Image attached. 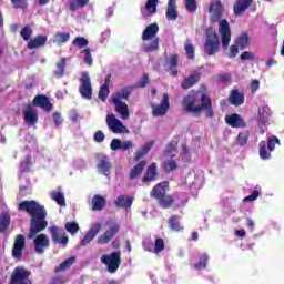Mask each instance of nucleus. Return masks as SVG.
<instances>
[{
  "label": "nucleus",
  "instance_id": "obj_5",
  "mask_svg": "<svg viewBox=\"0 0 284 284\" xmlns=\"http://www.w3.org/2000/svg\"><path fill=\"white\" fill-rule=\"evenodd\" d=\"M102 265H105L106 272L109 274H116L119 267H121V251H113L109 254H103L100 257Z\"/></svg>",
  "mask_w": 284,
  "mask_h": 284
},
{
  "label": "nucleus",
  "instance_id": "obj_6",
  "mask_svg": "<svg viewBox=\"0 0 284 284\" xmlns=\"http://www.w3.org/2000/svg\"><path fill=\"white\" fill-rule=\"evenodd\" d=\"M203 48L207 57H214V54L221 50V41L219 40V34L214 32L212 28L206 30V39Z\"/></svg>",
  "mask_w": 284,
  "mask_h": 284
},
{
  "label": "nucleus",
  "instance_id": "obj_25",
  "mask_svg": "<svg viewBox=\"0 0 284 284\" xmlns=\"http://www.w3.org/2000/svg\"><path fill=\"white\" fill-rule=\"evenodd\" d=\"M45 43H48V36L39 34L28 42L27 48L29 50H37L39 48H43Z\"/></svg>",
  "mask_w": 284,
  "mask_h": 284
},
{
  "label": "nucleus",
  "instance_id": "obj_60",
  "mask_svg": "<svg viewBox=\"0 0 284 284\" xmlns=\"http://www.w3.org/2000/svg\"><path fill=\"white\" fill-rule=\"evenodd\" d=\"M123 141H121V139H113L110 143V149L113 152H119V150H121V145H122Z\"/></svg>",
  "mask_w": 284,
  "mask_h": 284
},
{
  "label": "nucleus",
  "instance_id": "obj_48",
  "mask_svg": "<svg viewBox=\"0 0 284 284\" xmlns=\"http://www.w3.org/2000/svg\"><path fill=\"white\" fill-rule=\"evenodd\" d=\"M207 261H210V256L207 253H204L197 263L194 264V270H205L207 267Z\"/></svg>",
  "mask_w": 284,
  "mask_h": 284
},
{
  "label": "nucleus",
  "instance_id": "obj_57",
  "mask_svg": "<svg viewBox=\"0 0 284 284\" xmlns=\"http://www.w3.org/2000/svg\"><path fill=\"white\" fill-rule=\"evenodd\" d=\"M163 250H165V241H163L161 237H158L154 244V253L160 254V252H163Z\"/></svg>",
  "mask_w": 284,
  "mask_h": 284
},
{
  "label": "nucleus",
  "instance_id": "obj_63",
  "mask_svg": "<svg viewBox=\"0 0 284 284\" xmlns=\"http://www.w3.org/2000/svg\"><path fill=\"white\" fill-rule=\"evenodd\" d=\"M184 50L186 52L187 59H194V45L187 43L185 44Z\"/></svg>",
  "mask_w": 284,
  "mask_h": 284
},
{
  "label": "nucleus",
  "instance_id": "obj_47",
  "mask_svg": "<svg viewBox=\"0 0 284 284\" xmlns=\"http://www.w3.org/2000/svg\"><path fill=\"white\" fill-rule=\"evenodd\" d=\"M90 3V0H75V2H71L69 10L71 12H77V10H79V8H85V6H88Z\"/></svg>",
  "mask_w": 284,
  "mask_h": 284
},
{
  "label": "nucleus",
  "instance_id": "obj_28",
  "mask_svg": "<svg viewBox=\"0 0 284 284\" xmlns=\"http://www.w3.org/2000/svg\"><path fill=\"white\" fill-rule=\"evenodd\" d=\"M166 19L169 21H176V19H179V12L176 11V0H169L166 8Z\"/></svg>",
  "mask_w": 284,
  "mask_h": 284
},
{
  "label": "nucleus",
  "instance_id": "obj_26",
  "mask_svg": "<svg viewBox=\"0 0 284 284\" xmlns=\"http://www.w3.org/2000/svg\"><path fill=\"white\" fill-rule=\"evenodd\" d=\"M229 102L231 105H235V108H239V105H243L245 103V95L239 92L237 89H234L231 91Z\"/></svg>",
  "mask_w": 284,
  "mask_h": 284
},
{
  "label": "nucleus",
  "instance_id": "obj_54",
  "mask_svg": "<svg viewBox=\"0 0 284 284\" xmlns=\"http://www.w3.org/2000/svg\"><path fill=\"white\" fill-rule=\"evenodd\" d=\"M64 229L67 230V232H69V234H77V232H79V223L77 222H67L64 224Z\"/></svg>",
  "mask_w": 284,
  "mask_h": 284
},
{
  "label": "nucleus",
  "instance_id": "obj_58",
  "mask_svg": "<svg viewBox=\"0 0 284 284\" xmlns=\"http://www.w3.org/2000/svg\"><path fill=\"white\" fill-rule=\"evenodd\" d=\"M109 95H110V88L102 85L99 90L98 98L100 99V101H105V99H108Z\"/></svg>",
  "mask_w": 284,
  "mask_h": 284
},
{
  "label": "nucleus",
  "instance_id": "obj_20",
  "mask_svg": "<svg viewBox=\"0 0 284 284\" xmlns=\"http://www.w3.org/2000/svg\"><path fill=\"white\" fill-rule=\"evenodd\" d=\"M97 170L100 174H104L108 176L110 174V170H112V162H110V158L108 155H102L97 164Z\"/></svg>",
  "mask_w": 284,
  "mask_h": 284
},
{
  "label": "nucleus",
  "instance_id": "obj_14",
  "mask_svg": "<svg viewBox=\"0 0 284 284\" xmlns=\"http://www.w3.org/2000/svg\"><path fill=\"white\" fill-rule=\"evenodd\" d=\"M106 125L111 132L114 134H122V132H128V128L123 125V122H121L114 114H108L106 115Z\"/></svg>",
  "mask_w": 284,
  "mask_h": 284
},
{
  "label": "nucleus",
  "instance_id": "obj_34",
  "mask_svg": "<svg viewBox=\"0 0 284 284\" xmlns=\"http://www.w3.org/2000/svg\"><path fill=\"white\" fill-rule=\"evenodd\" d=\"M134 203V197H130L128 195H119L118 199L114 202L115 207H132V204Z\"/></svg>",
  "mask_w": 284,
  "mask_h": 284
},
{
  "label": "nucleus",
  "instance_id": "obj_39",
  "mask_svg": "<svg viewBox=\"0 0 284 284\" xmlns=\"http://www.w3.org/2000/svg\"><path fill=\"white\" fill-rule=\"evenodd\" d=\"M156 201L163 210H170V207L174 205V197H172V195L164 194Z\"/></svg>",
  "mask_w": 284,
  "mask_h": 284
},
{
  "label": "nucleus",
  "instance_id": "obj_44",
  "mask_svg": "<svg viewBox=\"0 0 284 284\" xmlns=\"http://www.w3.org/2000/svg\"><path fill=\"white\" fill-rule=\"evenodd\" d=\"M51 199L61 207H65V195L61 191H52Z\"/></svg>",
  "mask_w": 284,
  "mask_h": 284
},
{
  "label": "nucleus",
  "instance_id": "obj_31",
  "mask_svg": "<svg viewBox=\"0 0 284 284\" xmlns=\"http://www.w3.org/2000/svg\"><path fill=\"white\" fill-rule=\"evenodd\" d=\"M153 145H154V140H151V141L146 142L144 144V146H142L141 149H139L135 152L134 161L135 162L141 161V159H143V156H146V154H150V150H152Z\"/></svg>",
  "mask_w": 284,
  "mask_h": 284
},
{
  "label": "nucleus",
  "instance_id": "obj_56",
  "mask_svg": "<svg viewBox=\"0 0 284 284\" xmlns=\"http://www.w3.org/2000/svg\"><path fill=\"white\" fill-rule=\"evenodd\" d=\"M20 36L24 41H30V37H32V28L29 24L24 26L20 31Z\"/></svg>",
  "mask_w": 284,
  "mask_h": 284
},
{
  "label": "nucleus",
  "instance_id": "obj_53",
  "mask_svg": "<svg viewBox=\"0 0 284 284\" xmlns=\"http://www.w3.org/2000/svg\"><path fill=\"white\" fill-rule=\"evenodd\" d=\"M14 10H26L28 8V0H11Z\"/></svg>",
  "mask_w": 284,
  "mask_h": 284
},
{
  "label": "nucleus",
  "instance_id": "obj_17",
  "mask_svg": "<svg viewBox=\"0 0 284 284\" xmlns=\"http://www.w3.org/2000/svg\"><path fill=\"white\" fill-rule=\"evenodd\" d=\"M32 105H37L38 108H41L44 110V112H52L54 104L50 102V98L48 95H36L32 101Z\"/></svg>",
  "mask_w": 284,
  "mask_h": 284
},
{
  "label": "nucleus",
  "instance_id": "obj_13",
  "mask_svg": "<svg viewBox=\"0 0 284 284\" xmlns=\"http://www.w3.org/2000/svg\"><path fill=\"white\" fill-rule=\"evenodd\" d=\"M49 232L51 234V239L54 245H68V243H70V239L68 237V235H65V233H63V230L59 229V226H50Z\"/></svg>",
  "mask_w": 284,
  "mask_h": 284
},
{
  "label": "nucleus",
  "instance_id": "obj_35",
  "mask_svg": "<svg viewBox=\"0 0 284 284\" xmlns=\"http://www.w3.org/2000/svg\"><path fill=\"white\" fill-rule=\"evenodd\" d=\"M55 65L57 69L53 71V77H55V79H62V77H65V65H68V59L61 58Z\"/></svg>",
  "mask_w": 284,
  "mask_h": 284
},
{
  "label": "nucleus",
  "instance_id": "obj_51",
  "mask_svg": "<svg viewBox=\"0 0 284 284\" xmlns=\"http://www.w3.org/2000/svg\"><path fill=\"white\" fill-rule=\"evenodd\" d=\"M159 0H146L145 10L149 14H155Z\"/></svg>",
  "mask_w": 284,
  "mask_h": 284
},
{
  "label": "nucleus",
  "instance_id": "obj_59",
  "mask_svg": "<svg viewBox=\"0 0 284 284\" xmlns=\"http://www.w3.org/2000/svg\"><path fill=\"white\" fill-rule=\"evenodd\" d=\"M241 61H256V54H254L253 52L250 51H244L241 55H240Z\"/></svg>",
  "mask_w": 284,
  "mask_h": 284
},
{
  "label": "nucleus",
  "instance_id": "obj_38",
  "mask_svg": "<svg viewBox=\"0 0 284 284\" xmlns=\"http://www.w3.org/2000/svg\"><path fill=\"white\" fill-rule=\"evenodd\" d=\"M105 197L102 195H94L92 199V210L93 212H101L105 207Z\"/></svg>",
  "mask_w": 284,
  "mask_h": 284
},
{
  "label": "nucleus",
  "instance_id": "obj_49",
  "mask_svg": "<svg viewBox=\"0 0 284 284\" xmlns=\"http://www.w3.org/2000/svg\"><path fill=\"white\" fill-rule=\"evenodd\" d=\"M81 54H83V63H85V65L92 67V50H90V48H85L81 51Z\"/></svg>",
  "mask_w": 284,
  "mask_h": 284
},
{
  "label": "nucleus",
  "instance_id": "obj_22",
  "mask_svg": "<svg viewBox=\"0 0 284 284\" xmlns=\"http://www.w3.org/2000/svg\"><path fill=\"white\" fill-rule=\"evenodd\" d=\"M225 122L230 128H247V123L239 115V113H233L225 118Z\"/></svg>",
  "mask_w": 284,
  "mask_h": 284
},
{
  "label": "nucleus",
  "instance_id": "obj_40",
  "mask_svg": "<svg viewBox=\"0 0 284 284\" xmlns=\"http://www.w3.org/2000/svg\"><path fill=\"white\" fill-rule=\"evenodd\" d=\"M75 262L77 257L74 256L67 258L54 268L55 274H59V272H65V270H70V267H72V265H74Z\"/></svg>",
  "mask_w": 284,
  "mask_h": 284
},
{
  "label": "nucleus",
  "instance_id": "obj_50",
  "mask_svg": "<svg viewBox=\"0 0 284 284\" xmlns=\"http://www.w3.org/2000/svg\"><path fill=\"white\" fill-rule=\"evenodd\" d=\"M90 42L88 41V39L83 38V37H77L74 38V40L72 41V45H74V48H79L80 50L82 48H88V44Z\"/></svg>",
  "mask_w": 284,
  "mask_h": 284
},
{
  "label": "nucleus",
  "instance_id": "obj_18",
  "mask_svg": "<svg viewBox=\"0 0 284 284\" xmlns=\"http://www.w3.org/2000/svg\"><path fill=\"white\" fill-rule=\"evenodd\" d=\"M270 116H272V109L267 105L258 108L257 122L258 125H270Z\"/></svg>",
  "mask_w": 284,
  "mask_h": 284
},
{
  "label": "nucleus",
  "instance_id": "obj_8",
  "mask_svg": "<svg viewBox=\"0 0 284 284\" xmlns=\"http://www.w3.org/2000/svg\"><path fill=\"white\" fill-rule=\"evenodd\" d=\"M79 92L82 99H87V101L92 100V80L90 79V74L83 72L79 79Z\"/></svg>",
  "mask_w": 284,
  "mask_h": 284
},
{
  "label": "nucleus",
  "instance_id": "obj_9",
  "mask_svg": "<svg viewBox=\"0 0 284 284\" xmlns=\"http://www.w3.org/2000/svg\"><path fill=\"white\" fill-rule=\"evenodd\" d=\"M219 33L222 41V48L227 50L230 48V41H232V29H230V22L223 19L219 22Z\"/></svg>",
  "mask_w": 284,
  "mask_h": 284
},
{
  "label": "nucleus",
  "instance_id": "obj_29",
  "mask_svg": "<svg viewBox=\"0 0 284 284\" xmlns=\"http://www.w3.org/2000/svg\"><path fill=\"white\" fill-rule=\"evenodd\" d=\"M181 215H171L168 220L171 232H183V225H181Z\"/></svg>",
  "mask_w": 284,
  "mask_h": 284
},
{
  "label": "nucleus",
  "instance_id": "obj_15",
  "mask_svg": "<svg viewBox=\"0 0 284 284\" xmlns=\"http://www.w3.org/2000/svg\"><path fill=\"white\" fill-rule=\"evenodd\" d=\"M33 245L37 254H44L45 250L50 247V239H48V235L41 233L34 237Z\"/></svg>",
  "mask_w": 284,
  "mask_h": 284
},
{
  "label": "nucleus",
  "instance_id": "obj_19",
  "mask_svg": "<svg viewBox=\"0 0 284 284\" xmlns=\"http://www.w3.org/2000/svg\"><path fill=\"white\" fill-rule=\"evenodd\" d=\"M254 3V0H236L233 4V13L235 17H243V13Z\"/></svg>",
  "mask_w": 284,
  "mask_h": 284
},
{
  "label": "nucleus",
  "instance_id": "obj_11",
  "mask_svg": "<svg viewBox=\"0 0 284 284\" xmlns=\"http://www.w3.org/2000/svg\"><path fill=\"white\" fill-rule=\"evenodd\" d=\"M23 250H26V236L23 234H18L13 242V247L11 250V255L16 261H21L23 256Z\"/></svg>",
  "mask_w": 284,
  "mask_h": 284
},
{
  "label": "nucleus",
  "instance_id": "obj_52",
  "mask_svg": "<svg viewBox=\"0 0 284 284\" xmlns=\"http://www.w3.org/2000/svg\"><path fill=\"white\" fill-rule=\"evenodd\" d=\"M276 145H281V140H278V138H276V135H272L270 139H268V142L266 144L267 146V150L270 152H274V150L276 149Z\"/></svg>",
  "mask_w": 284,
  "mask_h": 284
},
{
  "label": "nucleus",
  "instance_id": "obj_45",
  "mask_svg": "<svg viewBox=\"0 0 284 284\" xmlns=\"http://www.w3.org/2000/svg\"><path fill=\"white\" fill-rule=\"evenodd\" d=\"M178 169H179V164L174 160H165L162 163V170H164V172L166 173L174 172V170H178Z\"/></svg>",
  "mask_w": 284,
  "mask_h": 284
},
{
  "label": "nucleus",
  "instance_id": "obj_46",
  "mask_svg": "<svg viewBox=\"0 0 284 284\" xmlns=\"http://www.w3.org/2000/svg\"><path fill=\"white\" fill-rule=\"evenodd\" d=\"M176 148H179V142L175 140H172L166 144L165 150L162 152L163 156H170L172 152H176Z\"/></svg>",
  "mask_w": 284,
  "mask_h": 284
},
{
  "label": "nucleus",
  "instance_id": "obj_21",
  "mask_svg": "<svg viewBox=\"0 0 284 284\" xmlns=\"http://www.w3.org/2000/svg\"><path fill=\"white\" fill-rule=\"evenodd\" d=\"M101 232V224L93 225L84 235L80 242V247H85L89 243H92V240Z\"/></svg>",
  "mask_w": 284,
  "mask_h": 284
},
{
  "label": "nucleus",
  "instance_id": "obj_36",
  "mask_svg": "<svg viewBox=\"0 0 284 284\" xmlns=\"http://www.w3.org/2000/svg\"><path fill=\"white\" fill-rule=\"evenodd\" d=\"M168 63L169 70H171V77H178L179 70L176 68H179V53L171 54Z\"/></svg>",
  "mask_w": 284,
  "mask_h": 284
},
{
  "label": "nucleus",
  "instance_id": "obj_30",
  "mask_svg": "<svg viewBox=\"0 0 284 284\" xmlns=\"http://www.w3.org/2000/svg\"><path fill=\"white\" fill-rule=\"evenodd\" d=\"M153 145H154V140H151V141L146 142L144 144V146H142L141 149H139L135 152L134 161L135 162L141 161V159H143V156H146V154H150V150H152Z\"/></svg>",
  "mask_w": 284,
  "mask_h": 284
},
{
  "label": "nucleus",
  "instance_id": "obj_23",
  "mask_svg": "<svg viewBox=\"0 0 284 284\" xmlns=\"http://www.w3.org/2000/svg\"><path fill=\"white\" fill-rule=\"evenodd\" d=\"M170 190V183L169 182H160L158 183L151 191V196L155 200L161 199V196H164Z\"/></svg>",
  "mask_w": 284,
  "mask_h": 284
},
{
  "label": "nucleus",
  "instance_id": "obj_43",
  "mask_svg": "<svg viewBox=\"0 0 284 284\" xmlns=\"http://www.w3.org/2000/svg\"><path fill=\"white\" fill-rule=\"evenodd\" d=\"M69 41H70L69 32H57L54 34L53 43H57V45H62V43H68Z\"/></svg>",
  "mask_w": 284,
  "mask_h": 284
},
{
  "label": "nucleus",
  "instance_id": "obj_42",
  "mask_svg": "<svg viewBox=\"0 0 284 284\" xmlns=\"http://www.w3.org/2000/svg\"><path fill=\"white\" fill-rule=\"evenodd\" d=\"M235 43L240 47V50H245V48H250V34H240L235 40Z\"/></svg>",
  "mask_w": 284,
  "mask_h": 284
},
{
  "label": "nucleus",
  "instance_id": "obj_33",
  "mask_svg": "<svg viewBox=\"0 0 284 284\" xmlns=\"http://www.w3.org/2000/svg\"><path fill=\"white\" fill-rule=\"evenodd\" d=\"M145 165H146L145 160L140 161L135 166H133V168L131 169L129 179H130L131 181H134L135 179H138L139 176H141V174H143V170H145Z\"/></svg>",
  "mask_w": 284,
  "mask_h": 284
},
{
  "label": "nucleus",
  "instance_id": "obj_32",
  "mask_svg": "<svg viewBox=\"0 0 284 284\" xmlns=\"http://www.w3.org/2000/svg\"><path fill=\"white\" fill-rule=\"evenodd\" d=\"M201 81V74H191L184 81L181 83L182 90H190V88H193V85H196Z\"/></svg>",
  "mask_w": 284,
  "mask_h": 284
},
{
  "label": "nucleus",
  "instance_id": "obj_3",
  "mask_svg": "<svg viewBox=\"0 0 284 284\" xmlns=\"http://www.w3.org/2000/svg\"><path fill=\"white\" fill-rule=\"evenodd\" d=\"M134 88L135 87L133 85L124 87L122 90L111 97L115 112L121 115L123 121H128V119H130V108L128 106V103L123 101H130V94L134 92Z\"/></svg>",
  "mask_w": 284,
  "mask_h": 284
},
{
  "label": "nucleus",
  "instance_id": "obj_24",
  "mask_svg": "<svg viewBox=\"0 0 284 284\" xmlns=\"http://www.w3.org/2000/svg\"><path fill=\"white\" fill-rule=\"evenodd\" d=\"M23 114H24L26 123H30L31 125H34V123H38L39 113L37 112V110L34 108H32V104H28L26 106Z\"/></svg>",
  "mask_w": 284,
  "mask_h": 284
},
{
  "label": "nucleus",
  "instance_id": "obj_16",
  "mask_svg": "<svg viewBox=\"0 0 284 284\" xmlns=\"http://www.w3.org/2000/svg\"><path fill=\"white\" fill-rule=\"evenodd\" d=\"M121 230V226L118 223H114L109 230L104 232V234L98 237L99 245H105L110 243L116 233Z\"/></svg>",
  "mask_w": 284,
  "mask_h": 284
},
{
  "label": "nucleus",
  "instance_id": "obj_61",
  "mask_svg": "<svg viewBox=\"0 0 284 284\" xmlns=\"http://www.w3.org/2000/svg\"><path fill=\"white\" fill-rule=\"evenodd\" d=\"M148 83H150V75L144 73L142 80L135 84V88H146Z\"/></svg>",
  "mask_w": 284,
  "mask_h": 284
},
{
  "label": "nucleus",
  "instance_id": "obj_27",
  "mask_svg": "<svg viewBox=\"0 0 284 284\" xmlns=\"http://www.w3.org/2000/svg\"><path fill=\"white\" fill-rule=\"evenodd\" d=\"M158 175H159V171L156 169V162H153L148 166L146 173L143 176L142 182L150 183V181H154V179H156Z\"/></svg>",
  "mask_w": 284,
  "mask_h": 284
},
{
  "label": "nucleus",
  "instance_id": "obj_55",
  "mask_svg": "<svg viewBox=\"0 0 284 284\" xmlns=\"http://www.w3.org/2000/svg\"><path fill=\"white\" fill-rule=\"evenodd\" d=\"M247 141H250V132H240L237 134V143L239 145H247Z\"/></svg>",
  "mask_w": 284,
  "mask_h": 284
},
{
  "label": "nucleus",
  "instance_id": "obj_64",
  "mask_svg": "<svg viewBox=\"0 0 284 284\" xmlns=\"http://www.w3.org/2000/svg\"><path fill=\"white\" fill-rule=\"evenodd\" d=\"M186 10L189 12H196V0H186Z\"/></svg>",
  "mask_w": 284,
  "mask_h": 284
},
{
  "label": "nucleus",
  "instance_id": "obj_37",
  "mask_svg": "<svg viewBox=\"0 0 284 284\" xmlns=\"http://www.w3.org/2000/svg\"><path fill=\"white\" fill-rule=\"evenodd\" d=\"M10 223H11L10 213L2 212L0 214V234L8 232V229L10 227Z\"/></svg>",
  "mask_w": 284,
  "mask_h": 284
},
{
  "label": "nucleus",
  "instance_id": "obj_2",
  "mask_svg": "<svg viewBox=\"0 0 284 284\" xmlns=\"http://www.w3.org/2000/svg\"><path fill=\"white\" fill-rule=\"evenodd\" d=\"M199 101V92L192 91L182 99V108L189 114L201 116L202 112L206 113L207 119H214V109L212 108V98L207 93H202L200 101L201 104L196 105Z\"/></svg>",
  "mask_w": 284,
  "mask_h": 284
},
{
  "label": "nucleus",
  "instance_id": "obj_10",
  "mask_svg": "<svg viewBox=\"0 0 284 284\" xmlns=\"http://www.w3.org/2000/svg\"><path fill=\"white\" fill-rule=\"evenodd\" d=\"M210 12V21L211 23H219L221 19H223V12H225V7L221 0H216L215 2H211L209 7Z\"/></svg>",
  "mask_w": 284,
  "mask_h": 284
},
{
  "label": "nucleus",
  "instance_id": "obj_1",
  "mask_svg": "<svg viewBox=\"0 0 284 284\" xmlns=\"http://www.w3.org/2000/svg\"><path fill=\"white\" fill-rule=\"evenodd\" d=\"M19 212H27L30 220L28 239H34L37 234L43 232L48 227V211L45 206L41 205L34 200H24L18 206Z\"/></svg>",
  "mask_w": 284,
  "mask_h": 284
},
{
  "label": "nucleus",
  "instance_id": "obj_41",
  "mask_svg": "<svg viewBox=\"0 0 284 284\" xmlns=\"http://www.w3.org/2000/svg\"><path fill=\"white\" fill-rule=\"evenodd\" d=\"M258 148H260V158L263 161H267L268 159L272 158V153H271L272 151H270V149H267V142L261 141L258 144Z\"/></svg>",
  "mask_w": 284,
  "mask_h": 284
},
{
  "label": "nucleus",
  "instance_id": "obj_7",
  "mask_svg": "<svg viewBox=\"0 0 284 284\" xmlns=\"http://www.w3.org/2000/svg\"><path fill=\"white\" fill-rule=\"evenodd\" d=\"M9 284H32L30 271L23 266H17L11 274Z\"/></svg>",
  "mask_w": 284,
  "mask_h": 284
},
{
  "label": "nucleus",
  "instance_id": "obj_62",
  "mask_svg": "<svg viewBox=\"0 0 284 284\" xmlns=\"http://www.w3.org/2000/svg\"><path fill=\"white\" fill-rule=\"evenodd\" d=\"M95 143H103L105 141V133L103 131H97L93 135Z\"/></svg>",
  "mask_w": 284,
  "mask_h": 284
},
{
  "label": "nucleus",
  "instance_id": "obj_12",
  "mask_svg": "<svg viewBox=\"0 0 284 284\" xmlns=\"http://www.w3.org/2000/svg\"><path fill=\"white\" fill-rule=\"evenodd\" d=\"M152 116H165L168 110H170V95L163 93L162 101L160 104H152Z\"/></svg>",
  "mask_w": 284,
  "mask_h": 284
},
{
  "label": "nucleus",
  "instance_id": "obj_4",
  "mask_svg": "<svg viewBox=\"0 0 284 284\" xmlns=\"http://www.w3.org/2000/svg\"><path fill=\"white\" fill-rule=\"evenodd\" d=\"M156 34H159V24L155 22L149 24L143 30L142 41H150V39H153L149 44L144 45V52H158L160 39L156 38Z\"/></svg>",
  "mask_w": 284,
  "mask_h": 284
}]
</instances>
